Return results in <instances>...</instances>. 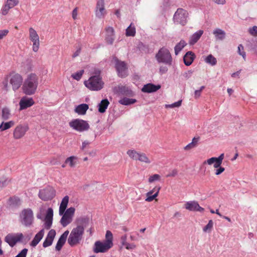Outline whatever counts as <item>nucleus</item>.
<instances>
[{
  "label": "nucleus",
  "instance_id": "f257e3e1",
  "mask_svg": "<svg viewBox=\"0 0 257 257\" xmlns=\"http://www.w3.org/2000/svg\"><path fill=\"white\" fill-rule=\"evenodd\" d=\"M89 222L88 218H82L80 219L81 225H77L72 229L67 239V242L70 246H74L80 243L83 238L84 228Z\"/></svg>",
  "mask_w": 257,
  "mask_h": 257
},
{
  "label": "nucleus",
  "instance_id": "f03ea898",
  "mask_svg": "<svg viewBox=\"0 0 257 257\" xmlns=\"http://www.w3.org/2000/svg\"><path fill=\"white\" fill-rule=\"evenodd\" d=\"M38 85V76L35 74H30L23 83L22 86L23 93L28 95L34 94L36 91Z\"/></svg>",
  "mask_w": 257,
  "mask_h": 257
},
{
  "label": "nucleus",
  "instance_id": "7ed1b4c3",
  "mask_svg": "<svg viewBox=\"0 0 257 257\" xmlns=\"http://www.w3.org/2000/svg\"><path fill=\"white\" fill-rule=\"evenodd\" d=\"M155 58L159 63H164L171 66L172 64V57L169 50L165 48H161L156 54Z\"/></svg>",
  "mask_w": 257,
  "mask_h": 257
},
{
  "label": "nucleus",
  "instance_id": "20e7f679",
  "mask_svg": "<svg viewBox=\"0 0 257 257\" xmlns=\"http://www.w3.org/2000/svg\"><path fill=\"white\" fill-rule=\"evenodd\" d=\"M85 86L92 91H98L103 86V82L99 75L90 77L88 80L85 81Z\"/></svg>",
  "mask_w": 257,
  "mask_h": 257
},
{
  "label": "nucleus",
  "instance_id": "39448f33",
  "mask_svg": "<svg viewBox=\"0 0 257 257\" xmlns=\"http://www.w3.org/2000/svg\"><path fill=\"white\" fill-rule=\"evenodd\" d=\"M69 126L73 130L79 132L86 131L90 127L87 121L78 118L72 120L69 122Z\"/></svg>",
  "mask_w": 257,
  "mask_h": 257
},
{
  "label": "nucleus",
  "instance_id": "423d86ee",
  "mask_svg": "<svg viewBox=\"0 0 257 257\" xmlns=\"http://www.w3.org/2000/svg\"><path fill=\"white\" fill-rule=\"evenodd\" d=\"M55 193L52 187L48 186L39 190L38 196L41 200L46 201L52 200L55 196Z\"/></svg>",
  "mask_w": 257,
  "mask_h": 257
},
{
  "label": "nucleus",
  "instance_id": "0eeeda50",
  "mask_svg": "<svg viewBox=\"0 0 257 257\" xmlns=\"http://www.w3.org/2000/svg\"><path fill=\"white\" fill-rule=\"evenodd\" d=\"M188 13L183 9H178L174 15L173 20L175 23L184 26L187 23Z\"/></svg>",
  "mask_w": 257,
  "mask_h": 257
},
{
  "label": "nucleus",
  "instance_id": "6e6552de",
  "mask_svg": "<svg viewBox=\"0 0 257 257\" xmlns=\"http://www.w3.org/2000/svg\"><path fill=\"white\" fill-rule=\"evenodd\" d=\"M21 222L27 227L30 226L33 222V213L31 209H24L21 215Z\"/></svg>",
  "mask_w": 257,
  "mask_h": 257
},
{
  "label": "nucleus",
  "instance_id": "1a4fd4ad",
  "mask_svg": "<svg viewBox=\"0 0 257 257\" xmlns=\"http://www.w3.org/2000/svg\"><path fill=\"white\" fill-rule=\"evenodd\" d=\"M127 154L131 158L135 160H139L140 162L147 164H149L151 162V161L144 153H138L134 150H129L127 151Z\"/></svg>",
  "mask_w": 257,
  "mask_h": 257
},
{
  "label": "nucleus",
  "instance_id": "9d476101",
  "mask_svg": "<svg viewBox=\"0 0 257 257\" xmlns=\"http://www.w3.org/2000/svg\"><path fill=\"white\" fill-rule=\"evenodd\" d=\"M75 210L74 207H70L65 211L63 214L62 215L63 216L61 218L60 223L63 227L66 226L71 222Z\"/></svg>",
  "mask_w": 257,
  "mask_h": 257
},
{
  "label": "nucleus",
  "instance_id": "9b49d317",
  "mask_svg": "<svg viewBox=\"0 0 257 257\" xmlns=\"http://www.w3.org/2000/svg\"><path fill=\"white\" fill-rule=\"evenodd\" d=\"M23 79L22 76L14 72L10 74V83L12 86L13 89L14 91L18 90L22 85Z\"/></svg>",
  "mask_w": 257,
  "mask_h": 257
},
{
  "label": "nucleus",
  "instance_id": "f8f14e48",
  "mask_svg": "<svg viewBox=\"0 0 257 257\" xmlns=\"http://www.w3.org/2000/svg\"><path fill=\"white\" fill-rule=\"evenodd\" d=\"M23 237V234L22 233H18L16 235L13 233H9L5 237V241L11 247H13L18 242L21 241Z\"/></svg>",
  "mask_w": 257,
  "mask_h": 257
},
{
  "label": "nucleus",
  "instance_id": "ddd939ff",
  "mask_svg": "<svg viewBox=\"0 0 257 257\" xmlns=\"http://www.w3.org/2000/svg\"><path fill=\"white\" fill-rule=\"evenodd\" d=\"M112 246L105 241H96L94 244L93 251L95 253H104L107 252Z\"/></svg>",
  "mask_w": 257,
  "mask_h": 257
},
{
  "label": "nucleus",
  "instance_id": "4468645a",
  "mask_svg": "<svg viewBox=\"0 0 257 257\" xmlns=\"http://www.w3.org/2000/svg\"><path fill=\"white\" fill-rule=\"evenodd\" d=\"M30 39L33 42V50L36 52L38 51L40 41L39 37L37 32L32 28L29 29Z\"/></svg>",
  "mask_w": 257,
  "mask_h": 257
},
{
  "label": "nucleus",
  "instance_id": "2eb2a0df",
  "mask_svg": "<svg viewBox=\"0 0 257 257\" xmlns=\"http://www.w3.org/2000/svg\"><path fill=\"white\" fill-rule=\"evenodd\" d=\"M29 130L27 124H19L14 130L13 136L15 139H20L23 137L26 133Z\"/></svg>",
  "mask_w": 257,
  "mask_h": 257
},
{
  "label": "nucleus",
  "instance_id": "dca6fc26",
  "mask_svg": "<svg viewBox=\"0 0 257 257\" xmlns=\"http://www.w3.org/2000/svg\"><path fill=\"white\" fill-rule=\"evenodd\" d=\"M115 67L119 77L124 78L127 76V67L124 62L116 60Z\"/></svg>",
  "mask_w": 257,
  "mask_h": 257
},
{
  "label": "nucleus",
  "instance_id": "f3484780",
  "mask_svg": "<svg viewBox=\"0 0 257 257\" xmlns=\"http://www.w3.org/2000/svg\"><path fill=\"white\" fill-rule=\"evenodd\" d=\"M105 41L109 45H112L115 40L114 30L112 27L105 28Z\"/></svg>",
  "mask_w": 257,
  "mask_h": 257
},
{
  "label": "nucleus",
  "instance_id": "a211bd4d",
  "mask_svg": "<svg viewBox=\"0 0 257 257\" xmlns=\"http://www.w3.org/2000/svg\"><path fill=\"white\" fill-rule=\"evenodd\" d=\"M106 14L104 0H98L95 8V15L98 18H103Z\"/></svg>",
  "mask_w": 257,
  "mask_h": 257
},
{
  "label": "nucleus",
  "instance_id": "6ab92c4d",
  "mask_svg": "<svg viewBox=\"0 0 257 257\" xmlns=\"http://www.w3.org/2000/svg\"><path fill=\"white\" fill-rule=\"evenodd\" d=\"M185 208L191 211L203 212L204 209L200 206L198 203L196 201L187 202L185 204Z\"/></svg>",
  "mask_w": 257,
  "mask_h": 257
},
{
  "label": "nucleus",
  "instance_id": "aec40b11",
  "mask_svg": "<svg viewBox=\"0 0 257 257\" xmlns=\"http://www.w3.org/2000/svg\"><path fill=\"white\" fill-rule=\"evenodd\" d=\"M34 101L32 98L26 96L23 97L19 102L20 109L23 110L31 107L34 104Z\"/></svg>",
  "mask_w": 257,
  "mask_h": 257
},
{
  "label": "nucleus",
  "instance_id": "412c9836",
  "mask_svg": "<svg viewBox=\"0 0 257 257\" xmlns=\"http://www.w3.org/2000/svg\"><path fill=\"white\" fill-rule=\"evenodd\" d=\"M53 217V210L52 208H49L45 217V227L46 229H49L52 224Z\"/></svg>",
  "mask_w": 257,
  "mask_h": 257
},
{
  "label": "nucleus",
  "instance_id": "4be33fe9",
  "mask_svg": "<svg viewBox=\"0 0 257 257\" xmlns=\"http://www.w3.org/2000/svg\"><path fill=\"white\" fill-rule=\"evenodd\" d=\"M68 234L69 231L66 230L60 236L55 246L56 250L59 251L61 249L66 241Z\"/></svg>",
  "mask_w": 257,
  "mask_h": 257
},
{
  "label": "nucleus",
  "instance_id": "5701e85b",
  "mask_svg": "<svg viewBox=\"0 0 257 257\" xmlns=\"http://www.w3.org/2000/svg\"><path fill=\"white\" fill-rule=\"evenodd\" d=\"M160 88V85H155L152 83H148L144 85L142 89V91L144 92L152 93L157 91Z\"/></svg>",
  "mask_w": 257,
  "mask_h": 257
},
{
  "label": "nucleus",
  "instance_id": "b1692460",
  "mask_svg": "<svg viewBox=\"0 0 257 257\" xmlns=\"http://www.w3.org/2000/svg\"><path fill=\"white\" fill-rule=\"evenodd\" d=\"M160 189V187L156 186L153 190L148 192L147 194V198L145 201L148 202L152 201L158 195Z\"/></svg>",
  "mask_w": 257,
  "mask_h": 257
},
{
  "label": "nucleus",
  "instance_id": "393cba45",
  "mask_svg": "<svg viewBox=\"0 0 257 257\" xmlns=\"http://www.w3.org/2000/svg\"><path fill=\"white\" fill-rule=\"evenodd\" d=\"M195 58V55L192 51L187 52L183 57V61L186 66L191 65Z\"/></svg>",
  "mask_w": 257,
  "mask_h": 257
},
{
  "label": "nucleus",
  "instance_id": "a878e982",
  "mask_svg": "<svg viewBox=\"0 0 257 257\" xmlns=\"http://www.w3.org/2000/svg\"><path fill=\"white\" fill-rule=\"evenodd\" d=\"M44 235V229H42L40 230L39 232H38L35 236L34 238L32 240L31 242V245L32 246L35 247L36 246L39 242L42 239L43 236Z\"/></svg>",
  "mask_w": 257,
  "mask_h": 257
},
{
  "label": "nucleus",
  "instance_id": "bb28decb",
  "mask_svg": "<svg viewBox=\"0 0 257 257\" xmlns=\"http://www.w3.org/2000/svg\"><path fill=\"white\" fill-rule=\"evenodd\" d=\"M203 34V30H199L194 33L190 38L189 44L191 45H194L199 40L202 34Z\"/></svg>",
  "mask_w": 257,
  "mask_h": 257
},
{
  "label": "nucleus",
  "instance_id": "cd10ccee",
  "mask_svg": "<svg viewBox=\"0 0 257 257\" xmlns=\"http://www.w3.org/2000/svg\"><path fill=\"white\" fill-rule=\"evenodd\" d=\"M89 108V106L87 104L82 103L77 105L74 110L75 112L80 115H84L86 114V111Z\"/></svg>",
  "mask_w": 257,
  "mask_h": 257
},
{
  "label": "nucleus",
  "instance_id": "c85d7f7f",
  "mask_svg": "<svg viewBox=\"0 0 257 257\" xmlns=\"http://www.w3.org/2000/svg\"><path fill=\"white\" fill-rule=\"evenodd\" d=\"M69 197L68 196H65L61 202L60 205L59 206V215H62L63 214L64 211H65L67 205L69 202Z\"/></svg>",
  "mask_w": 257,
  "mask_h": 257
},
{
  "label": "nucleus",
  "instance_id": "c756f323",
  "mask_svg": "<svg viewBox=\"0 0 257 257\" xmlns=\"http://www.w3.org/2000/svg\"><path fill=\"white\" fill-rule=\"evenodd\" d=\"M109 102L107 98L102 99L98 104V111L100 113H104L105 112Z\"/></svg>",
  "mask_w": 257,
  "mask_h": 257
},
{
  "label": "nucleus",
  "instance_id": "7c9ffc66",
  "mask_svg": "<svg viewBox=\"0 0 257 257\" xmlns=\"http://www.w3.org/2000/svg\"><path fill=\"white\" fill-rule=\"evenodd\" d=\"M213 34L215 35L216 39L217 40H222L225 37V32L219 28L214 30Z\"/></svg>",
  "mask_w": 257,
  "mask_h": 257
},
{
  "label": "nucleus",
  "instance_id": "2f4dec72",
  "mask_svg": "<svg viewBox=\"0 0 257 257\" xmlns=\"http://www.w3.org/2000/svg\"><path fill=\"white\" fill-rule=\"evenodd\" d=\"M115 89L116 90L117 93L122 95H127L132 93V91L124 86H119Z\"/></svg>",
  "mask_w": 257,
  "mask_h": 257
},
{
  "label": "nucleus",
  "instance_id": "473e14b6",
  "mask_svg": "<svg viewBox=\"0 0 257 257\" xmlns=\"http://www.w3.org/2000/svg\"><path fill=\"white\" fill-rule=\"evenodd\" d=\"M15 124V122L13 120H11L8 122L3 121L0 124V130L3 132L10 128L13 126Z\"/></svg>",
  "mask_w": 257,
  "mask_h": 257
},
{
  "label": "nucleus",
  "instance_id": "72a5a7b5",
  "mask_svg": "<svg viewBox=\"0 0 257 257\" xmlns=\"http://www.w3.org/2000/svg\"><path fill=\"white\" fill-rule=\"evenodd\" d=\"M186 45L187 43L184 40H181L179 43H177L174 48L175 55H177Z\"/></svg>",
  "mask_w": 257,
  "mask_h": 257
},
{
  "label": "nucleus",
  "instance_id": "f704fd0d",
  "mask_svg": "<svg viewBox=\"0 0 257 257\" xmlns=\"http://www.w3.org/2000/svg\"><path fill=\"white\" fill-rule=\"evenodd\" d=\"M136 102L137 100L136 99L129 98L127 97H123L118 101V102L120 104L124 105H129L134 104Z\"/></svg>",
  "mask_w": 257,
  "mask_h": 257
},
{
  "label": "nucleus",
  "instance_id": "c9c22d12",
  "mask_svg": "<svg viewBox=\"0 0 257 257\" xmlns=\"http://www.w3.org/2000/svg\"><path fill=\"white\" fill-rule=\"evenodd\" d=\"M105 240L104 241L107 243L108 244L113 246V235L110 230H107L105 236Z\"/></svg>",
  "mask_w": 257,
  "mask_h": 257
},
{
  "label": "nucleus",
  "instance_id": "e433bc0d",
  "mask_svg": "<svg viewBox=\"0 0 257 257\" xmlns=\"http://www.w3.org/2000/svg\"><path fill=\"white\" fill-rule=\"evenodd\" d=\"M11 116V111L9 108L5 107L2 110V118L5 120H8Z\"/></svg>",
  "mask_w": 257,
  "mask_h": 257
},
{
  "label": "nucleus",
  "instance_id": "4c0bfd02",
  "mask_svg": "<svg viewBox=\"0 0 257 257\" xmlns=\"http://www.w3.org/2000/svg\"><path fill=\"white\" fill-rule=\"evenodd\" d=\"M205 62L211 66H214L216 64L217 60L212 55L210 54L205 58Z\"/></svg>",
  "mask_w": 257,
  "mask_h": 257
},
{
  "label": "nucleus",
  "instance_id": "58836bf2",
  "mask_svg": "<svg viewBox=\"0 0 257 257\" xmlns=\"http://www.w3.org/2000/svg\"><path fill=\"white\" fill-rule=\"evenodd\" d=\"M125 34L126 36H135L136 29L135 27H132V24L126 28Z\"/></svg>",
  "mask_w": 257,
  "mask_h": 257
},
{
  "label": "nucleus",
  "instance_id": "ea45409f",
  "mask_svg": "<svg viewBox=\"0 0 257 257\" xmlns=\"http://www.w3.org/2000/svg\"><path fill=\"white\" fill-rule=\"evenodd\" d=\"M75 159H76V157L71 156L66 159L65 163L68 164L71 167H74L76 164V163L74 162Z\"/></svg>",
  "mask_w": 257,
  "mask_h": 257
},
{
  "label": "nucleus",
  "instance_id": "a19ab883",
  "mask_svg": "<svg viewBox=\"0 0 257 257\" xmlns=\"http://www.w3.org/2000/svg\"><path fill=\"white\" fill-rule=\"evenodd\" d=\"M84 73L83 70H81L79 71L76 72V73L72 74L71 76L72 77L76 80H79Z\"/></svg>",
  "mask_w": 257,
  "mask_h": 257
},
{
  "label": "nucleus",
  "instance_id": "79ce46f5",
  "mask_svg": "<svg viewBox=\"0 0 257 257\" xmlns=\"http://www.w3.org/2000/svg\"><path fill=\"white\" fill-rule=\"evenodd\" d=\"M213 221L212 220H210L208 221V223H207V224L203 227V231H204V232L210 231L212 228L213 227Z\"/></svg>",
  "mask_w": 257,
  "mask_h": 257
},
{
  "label": "nucleus",
  "instance_id": "37998d69",
  "mask_svg": "<svg viewBox=\"0 0 257 257\" xmlns=\"http://www.w3.org/2000/svg\"><path fill=\"white\" fill-rule=\"evenodd\" d=\"M9 180L5 177L0 178V188L7 186L9 183Z\"/></svg>",
  "mask_w": 257,
  "mask_h": 257
},
{
  "label": "nucleus",
  "instance_id": "c03bdc74",
  "mask_svg": "<svg viewBox=\"0 0 257 257\" xmlns=\"http://www.w3.org/2000/svg\"><path fill=\"white\" fill-rule=\"evenodd\" d=\"M11 9V8L9 6L5 4V5L2 7L1 9V14L3 16L6 15Z\"/></svg>",
  "mask_w": 257,
  "mask_h": 257
},
{
  "label": "nucleus",
  "instance_id": "a18cd8bd",
  "mask_svg": "<svg viewBox=\"0 0 257 257\" xmlns=\"http://www.w3.org/2000/svg\"><path fill=\"white\" fill-rule=\"evenodd\" d=\"M18 4V1L17 0H7L6 4L9 6L11 9L17 6Z\"/></svg>",
  "mask_w": 257,
  "mask_h": 257
},
{
  "label": "nucleus",
  "instance_id": "49530a36",
  "mask_svg": "<svg viewBox=\"0 0 257 257\" xmlns=\"http://www.w3.org/2000/svg\"><path fill=\"white\" fill-rule=\"evenodd\" d=\"M53 241V240H52L46 237L45 240L43 242V246L44 247H48L52 244Z\"/></svg>",
  "mask_w": 257,
  "mask_h": 257
},
{
  "label": "nucleus",
  "instance_id": "de8ad7c7",
  "mask_svg": "<svg viewBox=\"0 0 257 257\" xmlns=\"http://www.w3.org/2000/svg\"><path fill=\"white\" fill-rule=\"evenodd\" d=\"M160 179V176L158 174H154L151 176L149 178V183H152L155 181L159 180Z\"/></svg>",
  "mask_w": 257,
  "mask_h": 257
},
{
  "label": "nucleus",
  "instance_id": "09e8293b",
  "mask_svg": "<svg viewBox=\"0 0 257 257\" xmlns=\"http://www.w3.org/2000/svg\"><path fill=\"white\" fill-rule=\"evenodd\" d=\"M55 235H56V231L54 229H51L49 231L46 237L49 238V239L53 240L54 238H55Z\"/></svg>",
  "mask_w": 257,
  "mask_h": 257
},
{
  "label": "nucleus",
  "instance_id": "8fccbe9b",
  "mask_svg": "<svg viewBox=\"0 0 257 257\" xmlns=\"http://www.w3.org/2000/svg\"><path fill=\"white\" fill-rule=\"evenodd\" d=\"M238 52L240 55L245 59L246 55L245 52L243 51V47L241 44L239 45L238 46Z\"/></svg>",
  "mask_w": 257,
  "mask_h": 257
},
{
  "label": "nucleus",
  "instance_id": "3c124183",
  "mask_svg": "<svg viewBox=\"0 0 257 257\" xmlns=\"http://www.w3.org/2000/svg\"><path fill=\"white\" fill-rule=\"evenodd\" d=\"M249 32L251 35L257 36V26H254L252 28H250Z\"/></svg>",
  "mask_w": 257,
  "mask_h": 257
},
{
  "label": "nucleus",
  "instance_id": "603ef678",
  "mask_svg": "<svg viewBox=\"0 0 257 257\" xmlns=\"http://www.w3.org/2000/svg\"><path fill=\"white\" fill-rule=\"evenodd\" d=\"M28 249L24 248L15 257H26Z\"/></svg>",
  "mask_w": 257,
  "mask_h": 257
},
{
  "label": "nucleus",
  "instance_id": "864d4df0",
  "mask_svg": "<svg viewBox=\"0 0 257 257\" xmlns=\"http://www.w3.org/2000/svg\"><path fill=\"white\" fill-rule=\"evenodd\" d=\"M168 69L167 66H161L159 68V73L161 75L165 74L168 71Z\"/></svg>",
  "mask_w": 257,
  "mask_h": 257
},
{
  "label": "nucleus",
  "instance_id": "5fc2aeb1",
  "mask_svg": "<svg viewBox=\"0 0 257 257\" xmlns=\"http://www.w3.org/2000/svg\"><path fill=\"white\" fill-rule=\"evenodd\" d=\"M178 174V171L177 169H173L172 171H171L169 173H168L167 175V177H175Z\"/></svg>",
  "mask_w": 257,
  "mask_h": 257
},
{
  "label": "nucleus",
  "instance_id": "6e6d98bb",
  "mask_svg": "<svg viewBox=\"0 0 257 257\" xmlns=\"http://www.w3.org/2000/svg\"><path fill=\"white\" fill-rule=\"evenodd\" d=\"M9 33L8 30H0V40L4 38V37L7 36Z\"/></svg>",
  "mask_w": 257,
  "mask_h": 257
},
{
  "label": "nucleus",
  "instance_id": "4d7b16f0",
  "mask_svg": "<svg viewBox=\"0 0 257 257\" xmlns=\"http://www.w3.org/2000/svg\"><path fill=\"white\" fill-rule=\"evenodd\" d=\"M192 73H193V71L189 70L187 72H185L183 74V76L185 78V79H188L192 76Z\"/></svg>",
  "mask_w": 257,
  "mask_h": 257
},
{
  "label": "nucleus",
  "instance_id": "13d9d810",
  "mask_svg": "<svg viewBox=\"0 0 257 257\" xmlns=\"http://www.w3.org/2000/svg\"><path fill=\"white\" fill-rule=\"evenodd\" d=\"M224 170H225V169L222 167H220L219 168H216V169L215 170V174L216 175H219L222 173H223L224 171Z\"/></svg>",
  "mask_w": 257,
  "mask_h": 257
},
{
  "label": "nucleus",
  "instance_id": "bf43d9fd",
  "mask_svg": "<svg viewBox=\"0 0 257 257\" xmlns=\"http://www.w3.org/2000/svg\"><path fill=\"white\" fill-rule=\"evenodd\" d=\"M124 246H125V248L127 249H133L136 247V245L134 243H129L127 242Z\"/></svg>",
  "mask_w": 257,
  "mask_h": 257
},
{
  "label": "nucleus",
  "instance_id": "052dcab7",
  "mask_svg": "<svg viewBox=\"0 0 257 257\" xmlns=\"http://www.w3.org/2000/svg\"><path fill=\"white\" fill-rule=\"evenodd\" d=\"M215 157H212L206 161L204 162V164H208L209 165H212V164H214V161H215Z\"/></svg>",
  "mask_w": 257,
  "mask_h": 257
},
{
  "label": "nucleus",
  "instance_id": "680f3d73",
  "mask_svg": "<svg viewBox=\"0 0 257 257\" xmlns=\"http://www.w3.org/2000/svg\"><path fill=\"white\" fill-rule=\"evenodd\" d=\"M127 235L124 234L120 237L121 243L122 245H124L126 243Z\"/></svg>",
  "mask_w": 257,
  "mask_h": 257
},
{
  "label": "nucleus",
  "instance_id": "e2e57ef3",
  "mask_svg": "<svg viewBox=\"0 0 257 257\" xmlns=\"http://www.w3.org/2000/svg\"><path fill=\"white\" fill-rule=\"evenodd\" d=\"M199 140H200L199 137H194V138H193L192 142L191 143H192V144L193 146H194V147H196V145H197L198 142L199 141Z\"/></svg>",
  "mask_w": 257,
  "mask_h": 257
},
{
  "label": "nucleus",
  "instance_id": "0e129e2a",
  "mask_svg": "<svg viewBox=\"0 0 257 257\" xmlns=\"http://www.w3.org/2000/svg\"><path fill=\"white\" fill-rule=\"evenodd\" d=\"M222 162L218 161L217 160H215V161H214V164H213V167L215 168H219L221 166V165L222 164Z\"/></svg>",
  "mask_w": 257,
  "mask_h": 257
},
{
  "label": "nucleus",
  "instance_id": "69168bd1",
  "mask_svg": "<svg viewBox=\"0 0 257 257\" xmlns=\"http://www.w3.org/2000/svg\"><path fill=\"white\" fill-rule=\"evenodd\" d=\"M77 15V8H76L73 10L72 13V16L74 20L76 19Z\"/></svg>",
  "mask_w": 257,
  "mask_h": 257
},
{
  "label": "nucleus",
  "instance_id": "338daca9",
  "mask_svg": "<svg viewBox=\"0 0 257 257\" xmlns=\"http://www.w3.org/2000/svg\"><path fill=\"white\" fill-rule=\"evenodd\" d=\"M212 1L218 5H224L225 3V0H212Z\"/></svg>",
  "mask_w": 257,
  "mask_h": 257
},
{
  "label": "nucleus",
  "instance_id": "774afa93",
  "mask_svg": "<svg viewBox=\"0 0 257 257\" xmlns=\"http://www.w3.org/2000/svg\"><path fill=\"white\" fill-rule=\"evenodd\" d=\"M80 52H81V48H78L76 51L72 55V57L73 58H75L76 57L78 56L80 53Z\"/></svg>",
  "mask_w": 257,
  "mask_h": 257
}]
</instances>
